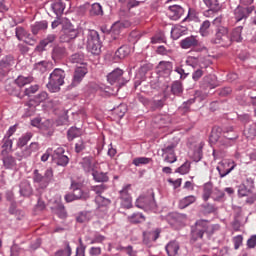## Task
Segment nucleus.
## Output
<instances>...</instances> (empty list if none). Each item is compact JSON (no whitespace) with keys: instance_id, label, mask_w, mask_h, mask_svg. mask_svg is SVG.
<instances>
[{"instance_id":"obj_1","label":"nucleus","mask_w":256,"mask_h":256,"mask_svg":"<svg viewBox=\"0 0 256 256\" xmlns=\"http://www.w3.org/2000/svg\"><path fill=\"white\" fill-rule=\"evenodd\" d=\"M65 70L61 68H55L49 75L48 83L46 87L50 93H59L62 85H65Z\"/></svg>"},{"instance_id":"obj_2","label":"nucleus","mask_w":256,"mask_h":256,"mask_svg":"<svg viewBox=\"0 0 256 256\" xmlns=\"http://www.w3.org/2000/svg\"><path fill=\"white\" fill-rule=\"evenodd\" d=\"M32 179L39 189H47L49 184L53 182V168H47L44 173L39 169H35Z\"/></svg>"},{"instance_id":"obj_3","label":"nucleus","mask_w":256,"mask_h":256,"mask_svg":"<svg viewBox=\"0 0 256 256\" xmlns=\"http://www.w3.org/2000/svg\"><path fill=\"white\" fill-rule=\"evenodd\" d=\"M208 229H209V220H205V219L197 220L195 224L191 226L190 243L194 245L196 241H199V239H203Z\"/></svg>"},{"instance_id":"obj_4","label":"nucleus","mask_w":256,"mask_h":256,"mask_svg":"<svg viewBox=\"0 0 256 256\" xmlns=\"http://www.w3.org/2000/svg\"><path fill=\"white\" fill-rule=\"evenodd\" d=\"M135 207L144 211H157V202L155 201V193L148 192L147 195H141L135 202Z\"/></svg>"},{"instance_id":"obj_5","label":"nucleus","mask_w":256,"mask_h":256,"mask_svg":"<svg viewBox=\"0 0 256 256\" xmlns=\"http://www.w3.org/2000/svg\"><path fill=\"white\" fill-rule=\"evenodd\" d=\"M86 47L92 55H99L101 53V39L99 38V32L88 30Z\"/></svg>"},{"instance_id":"obj_6","label":"nucleus","mask_w":256,"mask_h":256,"mask_svg":"<svg viewBox=\"0 0 256 256\" xmlns=\"http://www.w3.org/2000/svg\"><path fill=\"white\" fill-rule=\"evenodd\" d=\"M239 139V133L235 131L233 126L223 128L222 137L219 140L220 147H231Z\"/></svg>"},{"instance_id":"obj_7","label":"nucleus","mask_w":256,"mask_h":256,"mask_svg":"<svg viewBox=\"0 0 256 256\" xmlns=\"http://www.w3.org/2000/svg\"><path fill=\"white\" fill-rule=\"evenodd\" d=\"M213 45H221V47H230L231 37H229V29L220 26L216 30L214 38L211 39Z\"/></svg>"},{"instance_id":"obj_8","label":"nucleus","mask_w":256,"mask_h":256,"mask_svg":"<svg viewBox=\"0 0 256 256\" xmlns=\"http://www.w3.org/2000/svg\"><path fill=\"white\" fill-rule=\"evenodd\" d=\"M181 49H194L196 53H203L207 51L204 45H201L199 38L195 35L188 36L180 41Z\"/></svg>"},{"instance_id":"obj_9","label":"nucleus","mask_w":256,"mask_h":256,"mask_svg":"<svg viewBox=\"0 0 256 256\" xmlns=\"http://www.w3.org/2000/svg\"><path fill=\"white\" fill-rule=\"evenodd\" d=\"M107 81L110 85H114L115 87H123L127 81L123 79V70L116 68L112 72L107 75Z\"/></svg>"},{"instance_id":"obj_10","label":"nucleus","mask_w":256,"mask_h":256,"mask_svg":"<svg viewBox=\"0 0 256 256\" xmlns=\"http://www.w3.org/2000/svg\"><path fill=\"white\" fill-rule=\"evenodd\" d=\"M237 167V164L233 160H222L218 163L216 169L219 173L220 179L227 177L233 169Z\"/></svg>"},{"instance_id":"obj_11","label":"nucleus","mask_w":256,"mask_h":256,"mask_svg":"<svg viewBox=\"0 0 256 256\" xmlns=\"http://www.w3.org/2000/svg\"><path fill=\"white\" fill-rule=\"evenodd\" d=\"M88 72L89 70H87V66L85 65L77 67L74 71L72 82L70 85H68V90L71 91V89L80 85L81 81H83V78L87 75Z\"/></svg>"},{"instance_id":"obj_12","label":"nucleus","mask_w":256,"mask_h":256,"mask_svg":"<svg viewBox=\"0 0 256 256\" xmlns=\"http://www.w3.org/2000/svg\"><path fill=\"white\" fill-rule=\"evenodd\" d=\"M53 161L60 167H67L69 165V157L65 155V148L58 147L52 154Z\"/></svg>"},{"instance_id":"obj_13","label":"nucleus","mask_w":256,"mask_h":256,"mask_svg":"<svg viewBox=\"0 0 256 256\" xmlns=\"http://www.w3.org/2000/svg\"><path fill=\"white\" fill-rule=\"evenodd\" d=\"M255 11V6H248V7H243V6H238L234 10V16L237 22L239 21H245L248 19L249 15Z\"/></svg>"},{"instance_id":"obj_14","label":"nucleus","mask_w":256,"mask_h":256,"mask_svg":"<svg viewBox=\"0 0 256 256\" xmlns=\"http://www.w3.org/2000/svg\"><path fill=\"white\" fill-rule=\"evenodd\" d=\"M82 187H83V184L81 182H76V181L71 182L70 189L77 201L78 199H84L85 201L89 199V193L83 192Z\"/></svg>"},{"instance_id":"obj_15","label":"nucleus","mask_w":256,"mask_h":256,"mask_svg":"<svg viewBox=\"0 0 256 256\" xmlns=\"http://www.w3.org/2000/svg\"><path fill=\"white\" fill-rule=\"evenodd\" d=\"M69 53L67 52V48L63 45H55L51 51V57L54 63H58V61H62L65 59Z\"/></svg>"},{"instance_id":"obj_16","label":"nucleus","mask_w":256,"mask_h":256,"mask_svg":"<svg viewBox=\"0 0 256 256\" xmlns=\"http://www.w3.org/2000/svg\"><path fill=\"white\" fill-rule=\"evenodd\" d=\"M15 65V58L12 55H6L0 60V73L7 75L11 71V67Z\"/></svg>"},{"instance_id":"obj_17","label":"nucleus","mask_w":256,"mask_h":256,"mask_svg":"<svg viewBox=\"0 0 256 256\" xmlns=\"http://www.w3.org/2000/svg\"><path fill=\"white\" fill-rule=\"evenodd\" d=\"M79 37V30L75 28H65L60 36V40L63 43H70L73 39Z\"/></svg>"},{"instance_id":"obj_18","label":"nucleus","mask_w":256,"mask_h":256,"mask_svg":"<svg viewBox=\"0 0 256 256\" xmlns=\"http://www.w3.org/2000/svg\"><path fill=\"white\" fill-rule=\"evenodd\" d=\"M184 13H185V10L183 9V7L179 5H172V6H169L168 8V17L172 21H178V19H181Z\"/></svg>"},{"instance_id":"obj_19","label":"nucleus","mask_w":256,"mask_h":256,"mask_svg":"<svg viewBox=\"0 0 256 256\" xmlns=\"http://www.w3.org/2000/svg\"><path fill=\"white\" fill-rule=\"evenodd\" d=\"M56 40V34L47 35L43 40L39 42V44L35 48V51H37V53H43V51H45V47H47V45H51V43H55Z\"/></svg>"},{"instance_id":"obj_20","label":"nucleus","mask_w":256,"mask_h":256,"mask_svg":"<svg viewBox=\"0 0 256 256\" xmlns=\"http://www.w3.org/2000/svg\"><path fill=\"white\" fill-rule=\"evenodd\" d=\"M67 5H70L69 0H57L56 2H54L52 4V9L55 15H57V17L61 16V14L65 11Z\"/></svg>"},{"instance_id":"obj_21","label":"nucleus","mask_w":256,"mask_h":256,"mask_svg":"<svg viewBox=\"0 0 256 256\" xmlns=\"http://www.w3.org/2000/svg\"><path fill=\"white\" fill-rule=\"evenodd\" d=\"M51 209L52 213L57 215L60 219H67V210H65V205H63V203L56 201Z\"/></svg>"},{"instance_id":"obj_22","label":"nucleus","mask_w":256,"mask_h":256,"mask_svg":"<svg viewBox=\"0 0 256 256\" xmlns=\"http://www.w3.org/2000/svg\"><path fill=\"white\" fill-rule=\"evenodd\" d=\"M221 135L223 136V128L214 126L209 136L210 143L213 145H215V143H219V141H221Z\"/></svg>"},{"instance_id":"obj_23","label":"nucleus","mask_w":256,"mask_h":256,"mask_svg":"<svg viewBox=\"0 0 256 256\" xmlns=\"http://www.w3.org/2000/svg\"><path fill=\"white\" fill-rule=\"evenodd\" d=\"M20 190L19 193L22 197H31L33 195V188L31 187V184L29 181L24 180L19 185Z\"/></svg>"},{"instance_id":"obj_24","label":"nucleus","mask_w":256,"mask_h":256,"mask_svg":"<svg viewBox=\"0 0 256 256\" xmlns=\"http://www.w3.org/2000/svg\"><path fill=\"white\" fill-rule=\"evenodd\" d=\"M179 242L177 241H170L166 247L165 250L167 252L168 256H177L179 255Z\"/></svg>"},{"instance_id":"obj_25","label":"nucleus","mask_w":256,"mask_h":256,"mask_svg":"<svg viewBox=\"0 0 256 256\" xmlns=\"http://www.w3.org/2000/svg\"><path fill=\"white\" fill-rule=\"evenodd\" d=\"M185 31H187L185 27L181 25H175L171 29V38L174 41H177V39H180L181 37H183V35H185Z\"/></svg>"},{"instance_id":"obj_26","label":"nucleus","mask_w":256,"mask_h":256,"mask_svg":"<svg viewBox=\"0 0 256 256\" xmlns=\"http://www.w3.org/2000/svg\"><path fill=\"white\" fill-rule=\"evenodd\" d=\"M2 143L3 150L1 151V155H8V153H11V151H13V140H11L10 137L4 136Z\"/></svg>"},{"instance_id":"obj_27","label":"nucleus","mask_w":256,"mask_h":256,"mask_svg":"<svg viewBox=\"0 0 256 256\" xmlns=\"http://www.w3.org/2000/svg\"><path fill=\"white\" fill-rule=\"evenodd\" d=\"M131 53V47L128 45H123L120 48L117 49L114 55V59H125V57H128Z\"/></svg>"},{"instance_id":"obj_28","label":"nucleus","mask_w":256,"mask_h":256,"mask_svg":"<svg viewBox=\"0 0 256 256\" xmlns=\"http://www.w3.org/2000/svg\"><path fill=\"white\" fill-rule=\"evenodd\" d=\"M129 25H131L129 22H118V25H114L110 30L112 39H118L119 33H121V27H129Z\"/></svg>"},{"instance_id":"obj_29","label":"nucleus","mask_w":256,"mask_h":256,"mask_svg":"<svg viewBox=\"0 0 256 256\" xmlns=\"http://www.w3.org/2000/svg\"><path fill=\"white\" fill-rule=\"evenodd\" d=\"M242 33H243V26H238L234 28L232 30L231 37H230L231 43H233V41H235L236 43H241V41H243Z\"/></svg>"},{"instance_id":"obj_30","label":"nucleus","mask_w":256,"mask_h":256,"mask_svg":"<svg viewBox=\"0 0 256 256\" xmlns=\"http://www.w3.org/2000/svg\"><path fill=\"white\" fill-rule=\"evenodd\" d=\"M47 27H49V23L47 20H43L40 22H36L34 25L31 26V31L33 35H38L39 31H46Z\"/></svg>"},{"instance_id":"obj_31","label":"nucleus","mask_w":256,"mask_h":256,"mask_svg":"<svg viewBox=\"0 0 256 256\" xmlns=\"http://www.w3.org/2000/svg\"><path fill=\"white\" fill-rule=\"evenodd\" d=\"M80 165L86 173H91L93 171V156H86L80 162Z\"/></svg>"},{"instance_id":"obj_32","label":"nucleus","mask_w":256,"mask_h":256,"mask_svg":"<svg viewBox=\"0 0 256 256\" xmlns=\"http://www.w3.org/2000/svg\"><path fill=\"white\" fill-rule=\"evenodd\" d=\"M197 201V198L193 195L186 196L179 201V209H186L189 205H193Z\"/></svg>"},{"instance_id":"obj_33","label":"nucleus","mask_w":256,"mask_h":256,"mask_svg":"<svg viewBox=\"0 0 256 256\" xmlns=\"http://www.w3.org/2000/svg\"><path fill=\"white\" fill-rule=\"evenodd\" d=\"M70 63H76L78 65H85V54L83 52H77L69 57Z\"/></svg>"},{"instance_id":"obj_34","label":"nucleus","mask_w":256,"mask_h":256,"mask_svg":"<svg viewBox=\"0 0 256 256\" xmlns=\"http://www.w3.org/2000/svg\"><path fill=\"white\" fill-rule=\"evenodd\" d=\"M158 69L165 73V75H171L173 71V63L169 61H161L158 65Z\"/></svg>"},{"instance_id":"obj_35","label":"nucleus","mask_w":256,"mask_h":256,"mask_svg":"<svg viewBox=\"0 0 256 256\" xmlns=\"http://www.w3.org/2000/svg\"><path fill=\"white\" fill-rule=\"evenodd\" d=\"M129 223H132L133 225H137L139 223H145V216L143 213H133L132 215L128 216Z\"/></svg>"},{"instance_id":"obj_36","label":"nucleus","mask_w":256,"mask_h":256,"mask_svg":"<svg viewBox=\"0 0 256 256\" xmlns=\"http://www.w3.org/2000/svg\"><path fill=\"white\" fill-rule=\"evenodd\" d=\"M92 176L96 183H107L109 176L105 172L93 171Z\"/></svg>"},{"instance_id":"obj_37","label":"nucleus","mask_w":256,"mask_h":256,"mask_svg":"<svg viewBox=\"0 0 256 256\" xmlns=\"http://www.w3.org/2000/svg\"><path fill=\"white\" fill-rule=\"evenodd\" d=\"M171 93L172 95H176L177 97L183 95V83H181V81H174L171 84Z\"/></svg>"},{"instance_id":"obj_38","label":"nucleus","mask_w":256,"mask_h":256,"mask_svg":"<svg viewBox=\"0 0 256 256\" xmlns=\"http://www.w3.org/2000/svg\"><path fill=\"white\" fill-rule=\"evenodd\" d=\"M93 219V215L89 211H83L76 217L77 223H89Z\"/></svg>"},{"instance_id":"obj_39","label":"nucleus","mask_w":256,"mask_h":256,"mask_svg":"<svg viewBox=\"0 0 256 256\" xmlns=\"http://www.w3.org/2000/svg\"><path fill=\"white\" fill-rule=\"evenodd\" d=\"M82 133L83 132L81 131V128H77L75 126L71 127L67 131L68 141H73V139H77V137H81Z\"/></svg>"},{"instance_id":"obj_40","label":"nucleus","mask_w":256,"mask_h":256,"mask_svg":"<svg viewBox=\"0 0 256 256\" xmlns=\"http://www.w3.org/2000/svg\"><path fill=\"white\" fill-rule=\"evenodd\" d=\"M211 22L209 20L204 21L199 29V33L202 37H209L211 35Z\"/></svg>"},{"instance_id":"obj_41","label":"nucleus","mask_w":256,"mask_h":256,"mask_svg":"<svg viewBox=\"0 0 256 256\" xmlns=\"http://www.w3.org/2000/svg\"><path fill=\"white\" fill-rule=\"evenodd\" d=\"M89 13L91 17H98L99 15H103V6L99 3H93L89 9Z\"/></svg>"},{"instance_id":"obj_42","label":"nucleus","mask_w":256,"mask_h":256,"mask_svg":"<svg viewBox=\"0 0 256 256\" xmlns=\"http://www.w3.org/2000/svg\"><path fill=\"white\" fill-rule=\"evenodd\" d=\"M29 83H33V77L31 76H18L15 80V84L18 85V87H25V85H29Z\"/></svg>"},{"instance_id":"obj_43","label":"nucleus","mask_w":256,"mask_h":256,"mask_svg":"<svg viewBox=\"0 0 256 256\" xmlns=\"http://www.w3.org/2000/svg\"><path fill=\"white\" fill-rule=\"evenodd\" d=\"M39 151V142H32L28 148L23 151V157H31V154Z\"/></svg>"},{"instance_id":"obj_44","label":"nucleus","mask_w":256,"mask_h":256,"mask_svg":"<svg viewBox=\"0 0 256 256\" xmlns=\"http://www.w3.org/2000/svg\"><path fill=\"white\" fill-rule=\"evenodd\" d=\"M244 135L247 139H255L256 137V123H252L244 130Z\"/></svg>"},{"instance_id":"obj_45","label":"nucleus","mask_w":256,"mask_h":256,"mask_svg":"<svg viewBox=\"0 0 256 256\" xmlns=\"http://www.w3.org/2000/svg\"><path fill=\"white\" fill-rule=\"evenodd\" d=\"M204 215H211V213H217V206L206 203L201 205Z\"/></svg>"},{"instance_id":"obj_46","label":"nucleus","mask_w":256,"mask_h":256,"mask_svg":"<svg viewBox=\"0 0 256 256\" xmlns=\"http://www.w3.org/2000/svg\"><path fill=\"white\" fill-rule=\"evenodd\" d=\"M151 161H153V159L151 158H147V157H137L133 159V165H135V167H141V165H149V163H151Z\"/></svg>"},{"instance_id":"obj_47","label":"nucleus","mask_w":256,"mask_h":256,"mask_svg":"<svg viewBox=\"0 0 256 256\" xmlns=\"http://www.w3.org/2000/svg\"><path fill=\"white\" fill-rule=\"evenodd\" d=\"M32 137H33V133L31 132H27L26 134H24L18 140V147H25V145H27V143L31 141Z\"/></svg>"},{"instance_id":"obj_48","label":"nucleus","mask_w":256,"mask_h":256,"mask_svg":"<svg viewBox=\"0 0 256 256\" xmlns=\"http://www.w3.org/2000/svg\"><path fill=\"white\" fill-rule=\"evenodd\" d=\"M95 203H97L99 207H109V205H111V200L101 195H97L95 197Z\"/></svg>"},{"instance_id":"obj_49","label":"nucleus","mask_w":256,"mask_h":256,"mask_svg":"<svg viewBox=\"0 0 256 256\" xmlns=\"http://www.w3.org/2000/svg\"><path fill=\"white\" fill-rule=\"evenodd\" d=\"M2 161L5 169H13L16 165L15 158L13 156H6Z\"/></svg>"},{"instance_id":"obj_50","label":"nucleus","mask_w":256,"mask_h":256,"mask_svg":"<svg viewBox=\"0 0 256 256\" xmlns=\"http://www.w3.org/2000/svg\"><path fill=\"white\" fill-rule=\"evenodd\" d=\"M213 193V186L211 184H205L203 188V199L204 201H209V198L211 197Z\"/></svg>"},{"instance_id":"obj_51","label":"nucleus","mask_w":256,"mask_h":256,"mask_svg":"<svg viewBox=\"0 0 256 256\" xmlns=\"http://www.w3.org/2000/svg\"><path fill=\"white\" fill-rule=\"evenodd\" d=\"M15 34L18 41H24L29 33L23 27H16Z\"/></svg>"},{"instance_id":"obj_52","label":"nucleus","mask_w":256,"mask_h":256,"mask_svg":"<svg viewBox=\"0 0 256 256\" xmlns=\"http://www.w3.org/2000/svg\"><path fill=\"white\" fill-rule=\"evenodd\" d=\"M175 147V143L164 145V147L162 148V152L164 155H175Z\"/></svg>"},{"instance_id":"obj_53","label":"nucleus","mask_w":256,"mask_h":256,"mask_svg":"<svg viewBox=\"0 0 256 256\" xmlns=\"http://www.w3.org/2000/svg\"><path fill=\"white\" fill-rule=\"evenodd\" d=\"M87 149V142L85 140L80 139L75 144V152L76 153H83Z\"/></svg>"},{"instance_id":"obj_54","label":"nucleus","mask_w":256,"mask_h":256,"mask_svg":"<svg viewBox=\"0 0 256 256\" xmlns=\"http://www.w3.org/2000/svg\"><path fill=\"white\" fill-rule=\"evenodd\" d=\"M252 189L251 188H247V186L241 184L238 187V196L239 197H247V195H249L250 193H252Z\"/></svg>"},{"instance_id":"obj_55","label":"nucleus","mask_w":256,"mask_h":256,"mask_svg":"<svg viewBox=\"0 0 256 256\" xmlns=\"http://www.w3.org/2000/svg\"><path fill=\"white\" fill-rule=\"evenodd\" d=\"M121 199V207H123V209H132L133 208V198L132 197H128V198H120Z\"/></svg>"},{"instance_id":"obj_56","label":"nucleus","mask_w":256,"mask_h":256,"mask_svg":"<svg viewBox=\"0 0 256 256\" xmlns=\"http://www.w3.org/2000/svg\"><path fill=\"white\" fill-rule=\"evenodd\" d=\"M131 184H127L123 186V188L119 191L120 199L131 197Z\"/></svg>"},{"instance_id":"obj_57","label":"nucleus","mask_w":256,"mask_h":256,"mask_svg":"<svg viewBox=\"0 0 256 256\" xmlns=\"http://www.w3.org/2000/svg\"><path fill=\"white\" fill-rule=\"evenodd\" d=\"M191 169V164L189 162H185L179 168H177L176 173H180V175H187Z\"/></svg>"},{"instance_id":"obj_58","label":"nucleus","mask_w":256,"mask_h":256,"mask_svg":"<svg viewBox=\"0 0 256 256\" xmlns=\"http://www.w3.org/2000/svg\"><path fill=\"white\" fill-rule=\"evenodd\" d=\"M211 11H217L219 9V1L218 0H203Z\"/></svg>"},{"instance_id":"obj_59","label":"nucleus","mask_w":256,"mask_h":256,"mask_svg":"<svg viewBox=\"0 0 256 256\" xmlns=\"http://www.w3.org/2000/svg\"><path fill=\"white\" fill-rule=\"evenodd\" d=\"M114 113L120 118L124 117L125 113H127V106L123 104L118 106L117 108L114 109Z\"/></svg>"},{"instance_id":"obj_60","label":"nucleus","mask_w":256,"mask_h":256,"mask_svg":"<svg viewBox=\"0 0 256 256\" xmlns=\"http://www.w3.org/2000/svg\"><path fill=\"white\" fill-rule=\"evenodd\" d=\"M106 189H107V185L105 184H100V185L91 187V190L94 191L96 195H101V193H104Z\"/></svg>"},{"instance_id":"obj_61","label":"nucleus","mask_w":256,"mask_h":256,"mask_svg":"<svg viewBox=\"0 0 256 256\" xmlns=\"http://www.w3.org/2000/svg\"><path fill=\"white\" fill-rule=\"evenodd\" d=\"M175 73H178L180 75V79H187L189 77V72H186L183 69V66H178L174 69Z\"/></svg>"},{"instance_id":"obj_62","label":"nucleus","mask_w":256,"mask_h":256,"mask_svg":"<svg viewBox=\"0 0 256 256\" xmlns=\"http://www.w3.org/2000/svg\"><path fill=\"white\" fill-rule=\"evenodd\" d=\"M204 74H205V72L203 71V68H198V69H196V70L192 73V79H193V81H199V79H201V77H203Z\"/></svg>"},{"instance_id":"obj_63","label":"nucleus","mask_w":256,"mask_h":256,"mask_svg":"<svg viewBox=\"0 0 256 256\" xmlns=\"http://www.w3.org/2000/svg\"><path fill=\"white\" fill-rule=\"evenodd\" d=\"M55 256H71V246L67 245L65 249L58 250Z\"/></svg>"},{"instance_id":"obj_64","label":"nucleus","mask_w":256,"mask_h":256,"mask_svg":"<svg viewBox=\"0 0 256 256\" xmlns=\"http://www.w3.org/2000/svg\"><path fill=\"white\" fill-rule=\"evenodd\" d=\"M233 243H234V249L237 251L241 245H243V236L238 235L233 238Z\"/></svg>"}]
</instances>
